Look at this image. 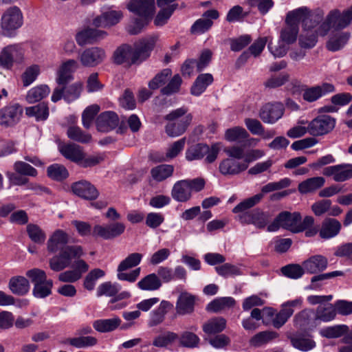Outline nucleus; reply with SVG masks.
<instances>
[{
	"label": "nucleus",
	"instance_id": "35",
	"mask_svg": "<svg viewBox=\"0 0 352 352\" xmlns=\"http://www.w3.org/2000/svg\"><path fill=\"white\" fill-rule=\"evenodd\" d=\"M61 154L67 159L79 164L84 157L82 147L78 144L70 143L60 147Z\"/></svg>",
	"mask_w": 352,
	"mask_h": 352
},
{
	"label": "nucleus",
	"instance_id": "57",
	"mask_svg": "<svg viewBox=\"0 0 352 352\" xmlns=\"http://www.w3.org/2000/svg\"><path fill=\"white\" fill-rule=\"evenodd\" d=\"M25 275L33 284L34 287L43 284L45 280H50L47 278L45 272L39 268H33L28 270Z\"/></svg>",
	"mask_w": 352,
	"mask_h": 352
},
{
	"label": "nucleus",
	"instance_id": "21",
	"mask_svg": "<svg viewBox=\"0 0 352 352\" xmlns=\"http://www.w3.org/2000/svg\"><path fill=\"white\" fill-rule=\"evenodd\" d=\"M248 168V164L233 158H226L221 161L219 172L225 176H233L240 174Z\"/></svg>",
	"mask_w": 352,
	"mask_h": 352
},
{
	"label": "nucleus",
	"instance_id": "4",
	"mask_svg": "<svg viewBox=\"0 0 352 352\" xmlns=\"http://www.w3.org/2000/svg\"><path fill=\"white\" fill-rule=\"evenodd\" d=\"M205 186L202 178L183 179L177 182L171 190L172 197L177 201L186 202L190 199L192 192H199Z\"/></svg>",
	"mask_w": 352,
	"mask_h": 352
},
{
	"label": "nucleus",
	"instance_id": "62",
	"mask_svg": "<svg viewBox=\"0 0 352 352\" xmlns=\"http://www.w3.org/2000/svg\"><path fill=\"white\" fill-rule=\"evenodd\" d=\"M120 286L118 284L105 282L98 286L97 296H114L120 291Z\"/></svg>",
	"mask_w": 352,
	"mask_h": 352
},
{
	"label": "nucleus",
	"instance_id": "52",
	"mask_svg": "<svg viewBox=\"0 0 352 352\" xmlns=\"http://www.w3.org/2000/svg\"><path fill=\"white\" fill-rule=\"evenodd\" d=\"M68 138L75 142L87 144L91 141V135L84 132L79 126H70L67 131Z\"/></svg>",
	"mask_w": 352,
	"mask_h": 352
},
{
	"label": "nucleus",
	"instance_id": "30",
	"mask_svg": "<svg viewBox=\"0 0 352 352\" xmlns=\"http://www.w3.org/2000/svg\"><path fill=\"white\" fill-rule=\"evenodd\" d=\"M328 260L322 255H315L305 261L302 266L305 270L309 274H316L326 270Z\"/></svg>",
	"mask_w": 352,
	"mask_h": 352
},
{
	"label": "nucleus",
	"instance_id": "38",
	"mask_svg": "<svg viewBox=\"0 0 352 352\" xmlns=\"http://www.w3.org/2000/svg\"><path fill=\"white\" fill-rule=\"evenodd\" d=\"M213 82V76L210 74H202L197 76L191 87V94L198 96L201 95Z\"/></svg>",
	"mask_w": 352,
	"mask_h": 352
},
{
	"label": "nucleus",
	"instance_id": "13",
	"mask_svg": "<svg viewBox=\"0 0 352 352\" xmlns=\"http://www.w3.org/2000/svg\"><path fill=\"white\" fill-rule=\"evenodd\" d=\"M82 89V83L76 82L70 85H59L55 88L52 95V100L56 102L63 98L68 102L78 98Z\"/></svg>",
	"mask_w": 352,
	"mask_h": 352
},
{
	"label": "nucleus",
	"instance_id": "59",
	"mask_svg": "<svg viewBox=\"0 0 352 352\" xmlns=\"http://www.w3.org/2000/svg\"><path fill=\"white\" fill-rule=\"evenodd\" d=\"M27 232L30 239L36 243L43 244L45 241V232L36 224L28 225Z\"/></svg>",
	"mask_w": 352,
	"mask_h": 352
},
{
	"label": "nucleus",
	"instance_id": "51",
	"mask_svg": "<svg viewBox=\"0 0 352 352\" xmlns=\"http://www.w3.org/2000/svg\"><path fill=\"white\" fill-rule=\"evenodd\" d=\"M50 92V89L47 85L36 86L28 91L26 100L29 103H34L47 96Z\"/></svg>",
	"mask_w": 352,
	"mask_h": 352
},
{
	"label": "nucleus",
	"instance_id": "47",
	"mask_svg": "<svg viewBox=\"0 0 352 352\" xmlns=\"http://www.w3.org/2000/svg\"><path fill=\"white\" fill-rule=\"evenodd\" d=\"M336 309L330 303L319 305L316 311V319L323 322H330L336 318Z\"/></svg>",
	"mask_w": 352,
	"mask_h": 352
},
{
	"label": "nucleus",
	"instance_id": "31",
	"mask_svg": "<svg viewBox=\"0 0 352 352\" xmlns=\"http://www.w3.org/2000/svg\"><path fill=\"white\" fill-rule=\"evenodd\" d=\"M292 345L296 349L307 352L314 349L316 346V342L310 335L295 334L289 337Z\"/></svg>",
	"mask_w": 352,
	"mask_h": 352
},
{
	"label": "nucleus",
	"instance_id": "63",
	"mask_svg": "<svg viewBox=\"0 0 352 352\" xmlns=\"http://www.w3.org/2000/svg\"><path fill=\"white\" fill-rule=\"evenodd\" d=\"M305 271L303 266L302 267L298 264H289L281 268L283 275L293 279L300 278L304 274Z\"/></svg>",
	"mask_w": 352,
	"mask_h": 352
},
{
	"label": "nucleus",
	"instance_id": "22",
	"mask_svg": "<svg viewBox=\"0 0 352 352\" xmlns=\"http://www.w3.org/2000/svg\"><path fill=\"white\" fill-rule=\"evenodd\" d=\"M106 36L107 32L103 30L87 28L78 32L75 38L78 45L83 46L102 40Z\"/></svg>",
	"mask_w": 352,
	"mask_h": 352
},
{
	"label": "nucleus",
	"instance_id": "54",
	"mask_svg": "<svg viewBox=\"0 0 352 352\" xmlns=\"http://www.w3.org/2000/svg\"><path fill=\"white\" fill-rule=\"evenodd\" d=\"M171 75L172 72L170 69H163L148 82V87L152 90L160 88L170 79Z\"/></svg>",
	"mask_w": 352,
	"mask_h": 352
},
{
	"label": "nucleus",
	"instance_id": "55",
	"mask_svg": "<svg viewBox=\"0 0 352 352\" xmlns=\"http://www.w3.org/2000/svg\"><path fill=\"white\" fill-rule=\"evenodd\" d=\"M142 258L140 253L130 254L126 258L120 262L118 267V271H126L140 264Z\"/></svg>",
	"mask_w": 352,
	"mask_h": 352
},
{
	"label": "nucleus",
	"instance_id": "60",
	"mask_svg": "<svg viewBox=\"0 0 352 352\" xmlns=\"http://www.w3.org/2000/svg\"><path fill=\"white\" fill-rule=\"evenodd\" d=\"M67 342L76 348H85L96 345L98 340L93 336H80L69 338L67 340Z\"/></svg>",
	"mask_w": 352,
	"mask_h": 352
},
{
	"label": "nucleus",
	"instance_id": "3",
	"mask_svg": "<svg viewBox=\"0 0 352 352\" xmlns=\"http://www.w3.org/2000/svg\"><path fill=\"white\" fill-rule=\"evenodd\" d=\"M352 23V6L340 11L339 9H333L329 12L324 21L318 28V33L324 36L331 29L340 31Z\"/></svg>",
	"mask_w": 352,
	"mask_h": 352
},
{
	"label": "nucleus",
	"instance_id": "58",
	"mask_svg": "<svg viewBox=\"0 0 352 352\" xmlns=\"http://www.w3.org/2000/svg\"><path fill=\"white\" fill-rule=\"evenodd\" d=\"M25 275L33 284L34 287L43 284L45 280H50L47 278L45 272L39 268H33L28 270Z\"/></svg>",
	"mask_w": 352,
	"mask_h": 352
},
{
	"label": "nucleus",
	"instance_id": "49",
	"mask_svg": "<svg viewBox=\"0 0 352 352\" xmlns=\"http://www.w3.org/2000/svg\"><path fill=\"white\" fill-rule=\"evenodd\" d=\"M263 199V194L258 193L251 197L244 199L238 204L233 209L234 213H246L247 210L257 205Z\"/></svg>",
	"mask_w": 352,
	"mask_h": 352
},
{
	"label": "nucleus",
	"instance_id": "2",
	"mask_svg": "<svg viewBox=\"0 0 352 352\" xmlns=\"http://www.w3.org/2000/svg\"><path fill=\"white\" fill-rule=\"evenodd\" d=\"M188 111L187 107H182L165 116L164 119L168 122L165 131L169 137H178L185 133L192 120V114Z\"/></svg>",
	"mask_w": 352,
	"mask_h": 352
},
{
	"label": "nucleus",
	"instance_id": "53",
	"mask_svg": "<svg viewBox=\"0 0 352 352\" xmlns=\"http://www.w3.org/2000/svg\"><path fill=\"white\" fill-rule=\"evenodd\" d=\"M47 175L52 179L62 181L66 179L68 175V171L66 168L60 164H54L50 166L47 170Z\"/></svg>",
	"mask_w": 352,
	"mask_h": 352
},
{
	"label": "nucleus",
	"instance_id": "19",
	"mask_svg": "<svg viewBox=\"0 0 352 352\" xmlns=\"http://www.w3.org/2000/svg\"><path fill=\"white\" fill-rule=\"evenodd\" d=\"M78 58L84 67H93L100 64L105 59L106 53L102 48L91 47L83 50Z\"/></svg>",
	"mask_w": 352,
	"mask_h": 352
},
{
	"label": "nucleus",
	"instance_id": "8",
	"mask_svg": "<svg viewBox=\"0 0 352 352\" xmlns=\"http://www.w3.org/2000/svg\"><path fill=\"white\" fill-rule=\"evenodd\" d=\"M23 14L16 6L8 8L3 14L1 19V26L3 34L10 36L13 32L21 28L23 22Z\"/></svg>",
	"mask_w": 352,
	"mask_h": 352
},
{
	"label": "nucleus",
	"instance_id": "9",
	"mask_svg": "<svg viewBox=\"0 0 352 352\" xmlns=\"http://www.w3.org/2000/svg\"><path fill=\"white\" fill-rule=\"evenodd\" d=\"M300 221H301V216L299 212H282L268 225L267 230L275 232L282 227L296 233L297 223Z\"/></svg>",
	"mask_w": 352,
	"mask_h": 352
},
{
	"label": "nucleus",
	"instance_id": "44",
	"mask_svg": "<svg viewBox=\"0 0 352 352\" xmlns=\"http://www.w3.org/2000/svg\"><path fill=\"white\" fill-rule=\"evenodd\" d=\"M161 286V280L154 273L146 276L138 283V287L142 290L155 291Z\"/></svg>",
	"mask_w": 352,
	"mask_h": 352
},
{
	"label": "nucleus",
	"instance_id": "50",
	"mask_svg": "<svg viewBox=\"0 0 352 352\" xmlns=\"http://www.w3.org/2000/svg\"><path fill=\"white\" fill-rule=\"evenodd\" d=\"M263 199V194L258 193L251 197L244 199L238 204L233 209L234 213H246L247 210L257 205Z\"/></svg>",
	"mask_w": 352,
	"mask_h": 352
},
{
	"label": "nucleus",
	"instance_id": "12",
	"mask_svg": "<svg viewBox=\"0 0 352 352\" xmlns=\"http://www.w3.org/2000/svg\"><path fill=\"white\" fill-rule=\"evenodd\" d=\"M302 97L307 102H314L322 97L336 91L335 86L329 82H322L314 86H302Z\"/></svg>",
	"mask_w": 352,
	"mask_h": 352
},
{
	"label": "nucleus",
	"instance_id": "45",
	"mask_svg": "<svg viewBox=\"0 0 352 352\" xmlns=\"http://www.w3.org/2000/svg\"><path fill=\"white\" fill-rule=\"evenodd\" d=\"M235 300L232 297L217 298L211 301L206 307L208 311L219 312L226 308L232 307L234 305Z\"/></svg>",
	"mask_w": 352,
	"mask_h": 352
},
{
	"label": "nucleus",
	"instance_id": "40",
	"mask_svg": "<svg viewBox=\"0 0 352 352\" xmlns=\"http://www.w3.org/2000/svg\"><path fill=\"white\" fill-rule=\"evenodd\" d=\"M113 60L118 65L126 64L131 66V46L125 44L118 47L113 53Z\"/></svg>",
	"mask_w": 352,
	"mask_h": 352
},
{
	"label": "nucleus",
	"instance_id": "41",
	"mask_svg": "<svg viewBox=\"0 0 352 352\" xmlns=\"http://www.w3.org/2000/svg\"><path fill=\"white\" fill-rule=\"evenodd\" d=\"M349 331V327L346 324H338L322 328L320 330L322 337L327 338H338L346 335Z\"/></svg>",
	"mask_w": 352,
	"mask_h": 352
},
{
	"label": "nucleus",
	"instance_id": "24",
	"mask_svg": "<svg viewBox=\"0 0 352 352\" xmlns=\"http://www.w3.org/2000/svg\"><path fill=\"white\" fill-rule=\"evenodd\" d=\"M78 67L79 64L74 59H69L63 62L57 72L56 80L58 85H64L71 81L73 79L72 74L75 72Z\"/></svg>",
	"mask_w": 352,
	"mask_h": 352
},
{
	"label": "nucleus",
	"instance_id": "36",
	"mask_svg": "<svg viewBox=\"0 0 352 352\" xmlns=\"http://www.w3.org/2000/svg\"><path fill=\"white\" fill-rule=\"evenodd\" d=\"M172 307L173 305L170 302L162 300L159 307L151 311L148 325L154 327L162 323L164 320L165 315Z\"/></svg>",
	"mask_w": 352,
	"mask_h": 352
},
{
	"label": "nucleus",
	"instance_id": "26",
	"mask_svg": "<svg viewBox=\"0 0 352 352\" xmlns=\"http://www.w3.org/2000/svg\"><path fill=\"white\" fill-rule=\"evenodd\" d=\"M72 192L77 196L87 200H94L99 192L94 185L87 181H79L72 186Z\"/></svg>",
	"mask_w": 352,
	"mask_h": 352
},
{
	"label": "nucleus",
	"instance_id": "5",
	"mask_svg": "<svg viewBox=\"0 0 352 352\" xmlns=\"http://www.w3.org/2000/svg\"><path fill=\"white\" fill-rule=\"evenodd\" d=\"M84 254L82 246L67 245L61 249L58 255L50 258V267L54 272H60L69 267L73 258H79Z\"/></svg>",
	"mask_w": 352,
	"mask_h": 352
},
{
	"label": "nucleus",
	"instance_id": "46",
	"mask_svg": "<svg viewBox=\"0 0 352 352\" xmlns=\"http://www.w3.org/2000/svg\"><path fill=\"white\" fill-rule=\"evenodd\" d=\"M174 171V167L169 164L158 165L151 170V175L156 182H160L170 177Z\"/></svg>",
	"mask_w": 352,
	"mask_h": 352
},
{
	"label": "nucleus",
	"instance_id": "32",
	"mask_svg": "<svg viewBox=\"0 0 352 352\" xmlns=\"http://www.w3.org/2000/svg\"><path fill=\"white\" fill-rule=\"evenodd\" d=\"M195 296L188 293L182 292L178 297L176 303V311L179 315L190 314L194 311Z\"/></svg>",
	"mask_w": 352,
	"mask_h": 352
},
{
	"label": "nucleus",
	"instance_id": "14",
	"mask_svg": "<svg viewBox=\"0 0 352 352\" xmlns=\"http://www.w3.org/2000/svg\"><path fill=\"white\" fill-rule=\"evenodd\" d=\"M125 229L124 223L116 221L107 225H96L92 234L94 236L100 237L104 240H111L122 234Z\"/></svg>",
	"mask_w": 352,
	"mask_h": 352
},
{
	"label": "nucleus",
	"instance_id": "17",
	"mask_svg": "<svg viewBox=\"0 0 352 352\" xmlns=\"http://www.w3.org/2000/svg\"><path fill=\"white\" fill-rule=\"evenodd\" d=\"M285 107L281 102H269L261 108L259 117L265 123L274 124L283 117Z\"/></svg>",
	"mask_w": 352,
	"mask_h": 352
},
{
	"label": "nucleus",
	"instance_id": "64",
	"mask_svg": "<svg viewBox=\"0 0 352 352\" xmlns=\"http://www.w3.org/2000/svg\"><path fill=\"white\" fill-rule=\"evenodd\" d=\"M278 337L275 331H262L256 334L250 340L253 346H258Z\"/></svg>",
	"mask_w": 352,
	"mask_h": 352
},
{
	"label": "nucleus",
	"instance_id": "11",
	"mask_svg": "<svg viewBox=\"0 0 352 352\" xmlns=\"http://www.w3.org/2000/svg\"><path fill=\"white\" fill-rule=\"evenodd\" d=\"M336 119L329 115H319L309 122V133L322 136L330 133L335 127Z\"/></svg>",
	"mask_w": 352,
	"mask_h": 352
},
{
	"label": "nucleus",
	"instance_id": "16",
	"mask_svg": "<svg viewBox=\"0 0 352 352\" xmlns=\"http://www.w3.org/2000/svg\"><path fill=\"white\" fill-rule=\"evenodd\" d=\"M22 107L17 104H10L0 109V125L10 127L17 124L23 114Z\"/></svg>",
	"mask_w": 352,
	"mask_h": 352
},
{
	"label": "nucleus",
	"instance_id": "27",
	"mask_svg": "<svg viewBox=\"0 0 352 352\" xmlns=\"http://www.w3.org/2000/svg\"><path fill=\"white\" fill-rule=\"evenodd\" d=\"M118 124V116L110 111L100 113L96 120L97 129L101 132H109L116 129Z\"/></svg>",
	"mask_w": 352,
	"mask_h": 352
},
{
	"label": "nucleus",
	"instance_id": "37",
	"mask_svg": "<svg viewBox=\"0 0 352 352\" xmlns=\"http://www.w3.org/2000/svg\"><path fill=\"white\" fill-rule=\"evenodd\" d=\"M121 322V319L115 316L112 318L97 320L94 322L93 327L98 332L107 333L116 330Z\"/></svg>",
	"mask_w": 352,
	"mask_h": 352
},
{
	"label": "nucleus",
	"instance_id": "7",
	"mask_svg": "<svg viewBox=\"0 0 352 352\" xmlns=\"http://www.w3.org/2000/svg\"><path fill=\"white\" fill-rule=\"evenodd\" d=\"M157 38V36L152 35L135 43L134 46L131 47V64L140 65L146 60L150 56Z\"/></svg>",
	"mask_w": 352,
	"mask_h": 352
},
{
	"label": "nucleus",
	"instance_id": "18",
	"mask_svg": "<svg viewBox=\"0 0 352 352\" xmlns=\"http://www.w3.org/2000/svg\"><path fill=\"white\" fill-rule=\"evenodd\" d=\"M292 12H289L285 19V25L282 28L280 33V39L287 45L294 43L298 34V23L294 17Z\"/></svg>",
	"mask_w": 352,
	"mask_h": 352
},
{
	"label": "nucleus",
	"instance_id": "28",
	"mask_svg": "<svg viewBox=\"0 0 352 352\" xmlns=\"http://www.w3.org/2000/svg\"><path fill=\"white\" fill-rule=\"evenodd\" d=\"M335 31L330 34L326 44L327 49L331 52H336L342 49L351 37V34L349 32Z\"/></svg>",
	"mask_w": 352,
	"mask_h": 352
},
{
	"label": "nucleus",
	"instance_id": "25",
	"mask_svg": "<svg viewBox=\"0 0 352 352\" xmlns=\"http://www.w3.org/2000/svg\"><path fill=\"white\" fill-rule=\"evenodd\" d=\"M325 176L333 177L336 182H344L352 177V165L340 164L326 167L323 170Z\"/></svg>",
	"mask_w": 352,
	"mask_h": 352
},
{
	"label": "nucleus",
	"instance_id": "6",
	"mask_svg": "<svg viewBox=\"0 0 352 352\" xmlns=\"http://www.w3.org/2000/svg\"><path fill=\"white\" fill-rule=\"evenodd\" d=\"M292 12L295 13L294 16L298 23L302 22V29L307 33L316 30L318 24L324 18V12L321 10L311 11L307 8H300Z\"/></svg>",
	"mask_w": 352,
	"mask_h": 352
},
{
	"label": "nucleus",
	"instance_id": "34",
	"mask_svg": "<svg viewBox=\"0 0 352 352\" xmlns=\"http://www.w3.org/2000/svg\"><path fill=\"white\" fill-rule=\"evenodd\" d=\"M341 229V223L336 219H327L322 224L320 230V236L324 239H329L338 235Z\"/></svg>",
	"mask_w": 352,
	"mask_h": 352
},
{
	"label": "nucleus",
	"instance_id": "43",
	"mask_svg": "<svg viewBox=\"0 0 352 352\" xmlns=\"http://www.w3.org/2000/svg\"><path fill=\"white\" fill-rule=\"evenodd\" d=\"M25 113L30 117H35L36 121L45 120L49 116V108L46 103L41 102L25 109Z\"/></svg>",
	"mask_w": 352,
	"mask_h": 352
},
{
	"label": "nucleus",
	"instance_id": "29",
	"mask_svg": "<svg viewBox=\"0 0 352 352\" xmlns=\"http://www.w3.org/2000/svg\"><path fill=\"white\" fill-rule=\"evenodd\" d=\"M69 241L68 234L62 230H56L50 237L47 243V250L50 252L54 253L61 250L65 247Z\"/></svg>",
	"mask_w": 352,
	"mask_h": 352
},
{
	"label": "nucleus",
	"instance_id": "42",
	"mask_svg": "<svg viewBox=\"0 0 352 352\" xmlns=\"http://www.w3.org/2000/svg\"><path fill=\"white\" fill-rule=\"evenodd\" d=\"M226 327V320L221 317H215L203 325V331L207 334H215L223 331Z\"/></svg>",
	"mask_w": 352,
	"mask_h": 352
},
{
	"label": "nucleus",
	"instance_id": "20",
	"mask_svg": "<svg viewBox=\"0 0 352 352\" xmlns=\"http://www.w3.org/2000/svg\"><path fill=\"white\" fill-rule=\"evenodd\" d=\"M219 13L217 10L206 11L201 19H197L191 26L190 32L195 34H201L208 31L213 25L212 19H217Z\"/></svg>",
	"mask_w": 352,
	"mask_h": 352
},
{
	"label": "nucleus",
	"instance_id": "1",
	"mask_svg": "<svg viewBox=\"0 0 352 352\" xmlns=\"http://www.w3.org/2000/svg\"><path fill=\"white\" fill-rule=\"evenodd\" d=\"M136 15L127 26L131 34H138L148 25L155 12V0H131L127 6Z\"/></svg>",
	"mask_w": 352,
	"mask_h": 352
},
{
	"label": "nucleus",
	"instance_id": "10",
	"mask_svg": "<svg viewBox=\"0 0 352 352\" xmlns=\"http://www.w3.org/2000/svg\"><path fill=\"white\" fill-rule=\"evenodd\" d=\"M24 60V51L18 45H11L4 47L0 53V66L6 69H11L15 64H21Z\"/></svg>",
	"mask_w": 352,
	"mask_h": 352
},
{
	"label": "nucleus",
	"instance_id": "61",
	"mask_svg": "<svg viewBox=\"0 0 352 352\" xmlns=\"http://www.w3.org/2000/svg\"><path fill=\"white\" fill-rule=\"evenodd\" d=\"M52 280L50 279L48 280H45L43 284L36 285L33 287L32 294L34 297L38 298H46L52 294Z\"/></svg>",
	"mask_w": 352,
	"mask_h": 352
},
{
	"label": "nucleus",
	"instance_id": "33",
	"mask_svg": "<svg viewBox=\"0 0 352 352\" xmlns=\"http://www.w3.org/2000/svg\"><path fill=\"white\" fill-rule=\"evenodd\" d=\"M8 288L14 294L24 296L30 290L29 280L22 276H13L9 280Z\"/></svg>",
	"mask_w": 352,
	"mask_h": 352
},
{
	"label": "nucleus",
	"instance_id": "23",
	"mask_svg": "<svg viewBox=\"0 0 352 352\" xmlns=\"http://www.w3.org/2000/svg\"><path fill=\"white\" fill-rule=\"evenodd\" d=\"M248 138V133L245 129L240 126L228 129L225 133V139L229 142L243 144L245 146L251 144L256 145L258 142V140L257 139Z\"/></svg>",
	"mask_w": 352,
	"mask_h": 352
},
{
	"label": "nucleus",
	"instance_id": "39",
	"mask_svg": "<svg viewBox=\"0 0 352 352\" xmlns=\"http://www.w3.org/2000/svg\"><path fill=\"white\" fill-rule=\"evenodd\" d=\"M324 179L322 177H315L307 179L299 184L298 189L302 194L314 192L324 184Z\"/></svg>",
	"mask_w": 352,
	"mask_h": 352
},
{
	"label": "nucleus",
	"instance_id": "56",
	"mask_svg": "<svg viewBox=\"0 0 352 352\" xmlns=\"http://www.w3.org/2000/svg\"><path fill=\"white\" fill-rule=\"evenodd\" d=\"M320 36L318 33V28L314 32H305L303 30L302 34L299 37V44L303 48H311L314 47L317 43L318 36Z\"/></svg>",
	"mask_w": 352,
	"mask_h": 352
},
{
	"label": "nucleus",
	"instance_id": "48",
	"mask_svg": "<svg viewBox=\"0 0 352 352\" xmlns=\"http://www.w3.org/2000/svg\"><path fill=\"white\" fill-rule=\"evenodd\" d=\"M209 151V146L206 144H197L189 147L186 151V158L188 161L202 159Z\"/></svg>",
	"mask_w": 352,
	"mask_h": 352
},
{
	"label": "nucleus",
	"instance_id": "15",
	"mask_svg": "<svg viewBox=\"0 0 352 352\" xmlns=\"http://www.w3.org/2000/svg\"><path fill=\"white\" fill-rule=\"evenodd\" d=\"M239 221L243 224H252L256 228L263 229L272 219L268 212H263L261 209H255L249 212L239 214Z\"/></svg>",
	"mask_w": 352,
	"mask_h": 352
}]
</instances>
